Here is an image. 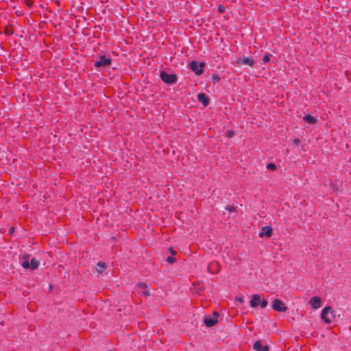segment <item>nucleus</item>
<instances>
[{
  "label": "nucleus",
  "mask_w": 351,
  "mask_h": 351,
  "mask_svg": "<svg viewBox=\"0 0 351 351\" xmlns=\"http://www.w3.org/2000/svg\"><path fill=\"white\" fill-rule=\"evenodd\" d=\"M272 308L274 310L278 312H285L287 307L285 304L279 299H275L272 302Z\"/></svg>",
  "instance_id": "obj_7"
},
{
  "label": "nucleus",
  "mask_w": 351,
  "mask_h": 351,
  "mask_svg": "<svg viewBox=\"0 0 351 351\" xmlns=\"http://www.w3.org/2000/svg\"><path fill=\"white\" fill-rule=\"evenodd\" d=\"M218 10L220 13H223L225 12V8L222 5H219L218 8Z\"/></svg>",
  "instance_id": "obj_24"
},
{
  "label": "nucleus",
  "mask_w": 351,
  "mask_h": 351,
  "mask_svg": "<svg viewBox=\"0 0 351 351\" xmlns=\"http://www.w3.org/2000/svg\"><path fill=\"white\" fill-rule=\"evenodd\" d=\"M294 142H295V144L298 145L300 143V140L299 139H295L294 141Z\"/></svg>",
  "instance_id": "obj_30"
},
{
  "label": "nucleus",
  "mask_w": 351,
  "mask_h": 351,
  "mask_svg": "<svg viewBox=\"0 0 351 351\" xmlns=\"http://www.w3.org/2000/svg\"><path fill=\"white\" fill-rule=\"evenodd\" d=\"M335 318L334 311L332 307L327 306L322 309V319L327 324L331 323Z\"/></svg>",
  "instance_id": "obj_1"
},
{
  "label": "nucleus",
  "mask_w": 351,
  "mask_h": 351,
  "mask_svg": "<svg viewBox=\"0 0 351 351\" xmlns=\"http://www.w3.org/2000/svg\"><path fill=\"white\" fill-rule=\"evenodd\" d=\"M236 300L239 302L240 303H243L244 302V297L241 296V297L236 298Z\"/></svg>",
  "instance_id": "obj_23"
},
{
  "label": "nucleus",
  "mask_w": 351,
  "mask_h": 351,
  "mask_svg": "<svg viewBox=\"0 0 351 351\" xmlns=\"http://www.w3.org/2000/svg\"><path fill=\"white\" fill-rule=\"evenodd\" d=\"M227 135L228 137H232L234 135V132L232 131H228Z\"/></svg>",
  "instance_id": "obj_27"
},
{
  "label": "nucleus",
  "mask_w": 351,
  "mask_h": 351,
  "mask_svg": "<svg viewBox=\"0 0 351 351\" xmlns=\"http://www.w3.org/2000/svg\"><path fill=\"white\" fill-rule=\"evenodd\" d=\"M197 99L201 102L204 107L207 106L209 104L208 99L204 93H200L197 95Z\"/></svg>",
  "instance_id": "obj_11"
},
{
  "label": "nucleus",
  "mask_w": 351,
  "mask_h": 351,
  "mask_svg": "<svg viewBox=\"0 0 351 351\" xmlns=\"http://www.w3.org/2000/svg\"><path fill=\"white\" fill-rule=\"evenodd\" d=\"M303 119L305 121L310 124H314L316 122V119L310 114L304 116Z\"/></svg>",
  "instance_id": "obj_16"
},
{
  "label": "nucleus",
  "mask_w": 351,
  "mask_h": 351,
  "mask_svg": "<svg viewBox=\"0 0 351 351\" xmlns=\"http://www.w3.org/2000/svg\"><path fill=\"white\" fill-rule=\"evenodd\" d=\"M106 269V265L103 262H99L95 266V270L98 274H101Z\"/></svg>",
  "instance_id": "obj_13"
},
{
  "label": "nucleus",
  "mask_w": 351,
  "mask_h": 351,
  "mask_svg": "<svg viewBox=\"0 0 351 351\" xmlns=\"http://www.w3.org/2000/svg\"><path fill=\"white\" fill-rule=\"evenodd\" d=\"M226 209L229 210V211H233L234 210V208L233 206H227L226 207Z\"/></svg>",
  "instance_id": "obj_26"
},
{
  "label": "nucleus",
  "mask_w": 351,
  "mask_h": 351,
  "mask_svg": "<svg viewBox=\"0 0 351 351\" xmlns=\"http://www.w3.org/2000/svg\"><path fill=\"white\" fill-rule=\"evenodd\" d=\"M137 287L141 289L147 288V285L145 282H139L137 283Z\"/></svg>",
  "instance_id": "obj_19"
},
{
  "label": "nucleus",
  "mask_w": 351,
  "mask_h": 351,
  "mask_svg": "<svg viewBox=\"0 0 351 351\" xmlns=\"http://www.w3.org/2000/svg\"><path fill=\"white\" fill-rule=\"evenodd\" d=\"M272 234V228L271 226H264L261 228V231L259 232L258 235L260 237H263L266 236L267 238L271 237Z\"/></svg>",
  "instance_id": "obj_8"
},
{
  "label": "nucleus",
  "mask_w": 351,
  "mask_h": 351,
  "mask_svg": "<svg viewBox=\"0 0 351 351\" xmlns=\"http://www.w3.org/2000/svg\"><path fill=\"white\" fill-rule=\"evenodd\" d=\"M29 255H24L23 257V261L21 263V266L25 269L30 268V263L29 262Z\"/></svg>",
  "instance_id": "obj_14"
},
{
  "label": "nucleus",
  "mask_w": 351,
  "mask_h": 351,
  "mask_svg": "<svg viewBox=\"0 0 351 351\" xmlns=\"http://www.w3.org/2000/svg\"><path fill=\"white\" fill-rule=\"evenodd\" d=\"M169 250L171 255H176L177 254L176 251H175L172 247H169Z\"/></svg>",
  "instance_id": "obj_25"
},
{
  "label": "nucleus",
  "mask_w": 351,
  "mask_h": 351,
  "mask_svg": "<svg viewBox=\"0 0 351 351\" xmlns=\"http://www.w3.org/2000/svg\"><path fill=\"white\" fill-rule=\"evenodd\" d=\"M218 317L219 314L216 311H214L213 313V317H206L204 318V322L206 326L212 327L217 323Z\"/></svg>",
  "instance_id": "obj_6"
},
{
  "label": "nucleus",
  "mask_w": 351,
  "mask_h": 351,
  "mask_svg": "<svg viewBox=\"0 0 351 351\" xmlns=\"http://www.w3.org/2000/svg\"><path fill=\"white\" fill-rule=\"evenodd\" d=\"M112 63V60L110 58H107L106 56H101L98 60L95 61L94 66L95 68L106 67Z\"/></svg>",
  "instance_id": "obj_4"
},
{
  "label": "nucleus",
  "mask_w": 351,
  "mask_h": 351,
  "mask_svg": "<svg viewBox=\"0 0 351 351\" xmlns=\"http://www.w3.org/2000/svg\"><path fill=\"white\" fill-rule=\"evenodd\" d=\"M267 168L270 170H275L276 169V166L274 163H269L267 165Z\"/></svg>",
  "instance_id": "obj_18"
},
{
  "label": "nucleus",
  "mask_w": 351,
  "mask_h": 351,
  "mask_svg": "<svg viewBox=\"0 0 351 351\" xmlns=\"http://www.w3.org/2000/svg\"><path fill=\"white\" fill-rule=\"evenodd\" d=\"M143 293L145 295V296H149L150 295V292L148 290H145V291L143 292Z\"/></svg>",
  "instance_id": "obj_28"
},
{
  "label": "nucleus",
  "mask_w": 351,
  "mask_h": 351,
  "mask_svg": "<svg viewBox=\"0 0 351 351\" xmlns=\"http://www.w3.org/2000/svg\"><path fill=\"white\" fill-rule=\"evenodd\" d=\"M270 60V54H266L263 58V62L264 63H267Z\"/></svg>",
  "instance_id": "obj_17"
},
{
  "label": "nucleus",
  "mask_w": 351,
  "mask_h": 351,
  "mask_svg": "<svg viewBox=\"0 0 351 351\" xmlns=\"http://www.w3.org/2000/svg\"><path fill=\"white\" fill-rule=\"evenodd\" d=\"M160 78L164 82L169 84L175 83L177 80V76L176 74H169L165 71H161Z\"/></svg>",
  "instance_id": "obj_3"
},
{
  "label": "nucleus",
  "mask_w": 351,
  "mask_h": 351,
  "mask_svg": "<svg viewBox=\"0 0 351 351\" xmlns=\"http://www.w3.org/2000/svg\"><path fill=\"white\" fill-rule=\"evenodd\" d=\"M310 304L314 309H317L321 306V299L319 297L315 296L309 301Z\"/></svg>",
  "instance_id": "obj_9"
},
{
  "label": "nucleus",
  "mask_w": 351,
  "mask_h": 351,
  "mask_svg": "<svg viewBox=\"0 0 351 351\" xmlns=\"http://www.w3.org/2000/svg\"><path fill=\"white\" fill-rule=\"evenodd\" d=\"M234 62L239 67L242 66L252 67L254 64V61L251 57L237 58Z\"/></svg>",
  "instance_id": "obj_2"
},
{
  "label": "nucleus",
  "mask_w": 351,
  "mask_h": 351,
  "mask_svg": "<svg viewBox=\"0 0 351 351\" xmlns=\"http://www.w3.org/2000/svg\"><path fill=\"white\" fill-rule=\"evenodd\" d=\"M212 80L214 83H216L219 81V77L217 75H213L212 76Z\"/></svg>",
  "instance_id": "obj_22"
},
{
  "label": "nucleus",
  "mask_w": 351,
  "mask_h": 351,
  "mask_svg": "<svg viewBox=\"0 0 351 351\" xmlns=\"http://www.w3.org/2000/svg\"><path fill=\"white\" fill-rule=\"evenodd\" d=\"M262 308H265L267 305V301L265 300V299L263 300H261V302L259 304Z\"/></svg>",
  "instance_id": "obj_20"
},
{
  "label": "nucleus",
  "mask_w": 351,
  "mask_h": 351,
  "mask_svg": "<svg viewBox=\"0 0 351 351\" xmlns=\"http://www.w3.org/2000/svg\"><path fill=\"white\" fill-rule=\"evenodd\" d=\"M261 302V297L257 294H254L250 301V306L252 308L256 307Z\"/></svg>",
  "instance_id": "obj_12"
},
{
  "label": "nucleus",
  "mask_w": 351,
  "mask_h": 351,
  "mask_svg": "<svg viewBox=\"0 0 351 351\" xmlns=\"http://www.w3.org/2000/svg\"><path fill=\"white\" fill-rule=\"evenodd\" d=\"M204 66V62H198L196 60H193L190 63L191 69L195 72V74L199 75L203 73V68Z\"/></svg>",
  "instance_id": "obj_5"
},
{
  "label": "nucleus",
  "mask_w": 351,
  "mask_h": 351,
  "mask_svg": "<svg viewBox=\"0 0 351 351\" xmlns=\"http://www.w3.org/2000/svg\"><path fill=\"white\" fill-rule=\"evenodd\" d=\"M254 350L256 351H269L268 346H263L261 341H256L253 346Z\"/></svg>",
  "instance_id": "obj_10"
},
{
  "label": "nucleus",
  "mask_w": 351,
  "mask_h": 351,
  "mask_svg": "<svg viewBox=\"0 0 351 351\" xmlns=\"http://www.w3.org/2000/svg\"><path fill=\"white\" fill-rule=\"evenodd\" d=\"M166 261L169 263H173L176 261V259L171 256H169L167 258Z\"/></svg>",
  "instance_id": "obj_21"
},
{
  "label": "nucleus",
  "mask_w": 351,
  "mask_h": 351,
  "mask_svg": "<svg viewBox=\"0 0 351 351\" xmlns=\"http://www.w3.org/2000/svg\"><path fill=\"white\" fill-rule=\"evenodd\" d=\"M29 263H30L29 267L32 270L36 269V268H38V267L39 266V264H40L39 261L37 259H36L35 258H32Z\"/></svg>",
  "instance_id": "obj_15"
},
{
  "label": "nucleus",
  "mask_w": 351,
  "mask_h": 351,
  "mask_svg": "<svg viewBox=\"0 0 351 351\" xmlns=\"http://www.w3.org/2000/svg\"><path fill=\"white\" fill-rule=\"evenodd\" d=\"M14 228L13 227L10 228V234H12L14 232Z\"/></svg>",
  "instance_id": "obj_29"
}]
</instances>
